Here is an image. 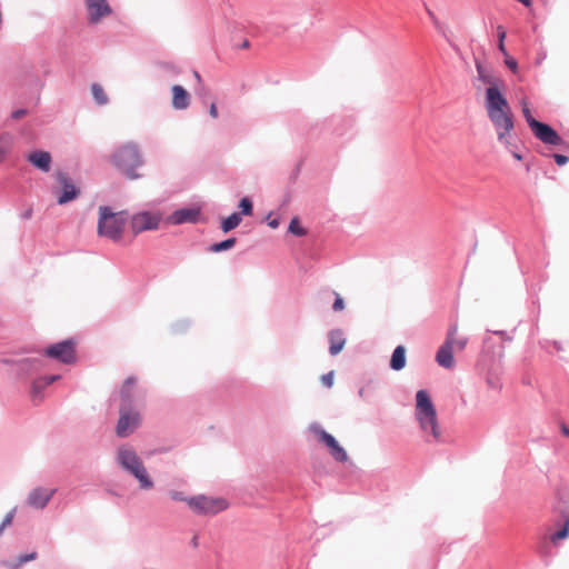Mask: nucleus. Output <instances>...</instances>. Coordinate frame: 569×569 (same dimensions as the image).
<instances>
[{"mask_svg":"<svg viewBox=\"0 0 569 569\" xmlns=\"http://www.w3.org/2000/svg\"><path fill=\"white\" fill-rule=\"evenodd\" d=\"M46 355L64 363L74 361V343L71 340L58 342L46 350Z\"/></svg>","mask_w":569,"mask_h":569,"instance_id":"obj_11","label":"nucleus"},{"mask_svg":"<svg viewBox=\"0 0 569 569\" xmlns=\"http://www.w3.org/2000/svg\"><path fill=\"white\" fill-rule=\"evenodd\" d=\"M416 417L423 431H430L435 441L441 440L437 411L426 390H419L416 395Z\"/></svg>","mask_w":569,"mask_h":569,"instance_id":"obj_3","label":"nucleus"},{"mask_svg":"<svg viewBox=\"0 0 569 569\" xmlns=\"http://www.w3.org/2000/svg\"><path fill=\"white\" fill-rule=\"evenodd\" d=\"M476 69L478 73L479 80H481L485 84L488 86L487 90H491L492 88L499 92H502L505 88V83L501 79L493 76L488 69H486L480 62H476Z\"/></svg>","mask_w":569,"mask_h":569,"instance_id":"obj_16","label":"nucleus"},{"mask_svg":"<svg viewBox=\"0 0 569 569\" xmlns=\"http://www.w3.org/2000/svg\"><path fill=\"white\" fill-rule=\"evenodd\" d=\"M192 543L193 546H197V538H193Z\"/></svg>","mask_w":569,"mask_h":569,"instance_id":"obj_47","label":"nucleus"},{"mask_svg":"<svg viewBox=\"0 0 569 569\" xmlns=\"http://www.w3.org/2000/svg\"><path fill=\"white\" fill-rule=\"evenodd\" d=\"M553 159L558 166H563L569 161V158L563 154H553Z\"/></svg>","mask_w":569,"mask_h":569,"instance_id":"obj_36","label":"nucleus"},{"mask_svg":"<svg viewBox=\"0 0 569 569\" xmlns=\"http://www.w3.org/2000/svg\"><path fill=\"white\" fill-rule=\"evenodd\" d=\"M498 48H499V50H500L505 56H507V54H508V53H507V50H506V47H505V41H499V43H498Z\"/></svg>","mask_w":569,"mask_h":569,"instance_id":"obj_41","label":"nucleus"},{"mask_svg":"<svg viewBox=\"0 0 569 569\" xmlns=\"http://www.w3.org/2000/svg\"><path fill=\"white\" fill-rule=\"evenodd\" d=\"M485 109L496 130L498 141L505 148H510L515 137V116L507 98L493 88L486 90Z\"/></svg>","mask_w":569,"mask_h":569,"instance_id":"obj_1","label":"nucleus"},{"mask_svg":"<svg viewBox=\"0 0 569 569\" xmlns=\"http://www.w3.org/2000/svg\"><path fill=\"white\" fill-rule=\"evenodd\" d=\"M507 67L512 71V72H517L518 70V64H517V61L511 58L510 56H506V60H505Z\"/></svg>","mask_w":569,"mask_h":569,"instance_id":"obj_35","label":"nucleus"},{"mask_svg":"<svg viewBox=\"0 0 569 569\" xmlns=\"http://www.w3.org/2000/svg\"><path fill=\"white\" fill-rule=\"evenodd\" d=\"M28 113L26 109H18L11 113L13 120H19Z\"/></svg>","mask_w":569,"mask_h":569,"instance_id":"obj_37","label":"nucleus"},{"mask_svg":"<svg viewBox=\"0 0 569 569\" xmlns=\"http://www.w3.org/2000/svg\"><path fill=\"white\" fill-rule=\"evenodd\" d=\"M561 430L565 436L569 437V428L567 426H562Z\"/></svg>","mask_w":569,"mask_h":569,"instance_id":"obj_44","label":"nucleus"},{"mask_svg":"<svg viewBox=\"0 0 569 569\" xmlns=\"http://www.w3.org/2000/svg\"><path fill=\"white\" fill-rule=\"evenodd\" d=\"M136 386V379L130 377L128 378L120 390L121 397V406L120 408H131L132 397H133V388Z\"/></svg>","mask_w":569,"mask_h":569,"instance_id":"obj_19","label":"nucleus"},{"mask_svg":"<svg viewBox=\"0 0 569 569\" xmlns=\"http://www.w3.org/2000/svg\"><path fill=\"white\" fill-rule=\"evenodd\" d=\"M59 376L42 377L33 381L32 383V397L36 398L42 389L56 381Z\"/></svg>","mask_w":569,"mask_h":569,"instance_id":"obj_23","label":"nucleus"},{"mask_svg":"<svg viewBox=\"0 0 569 569\" xmlns=\"http://www.w3.org/2000/svg\"><path fill=\"white\" fill-rule=\"evenodd\" d=\"M6 154V150L3 148H0V161L3 159Z\"/></svg>","mask_w":569,"mask_h":569,"instance_id":"obj_46","label":"nucleus"},{"mask_svg":"<svg viewBox=\"0 0 569 569\" xmlns=\"http://www.w3.org/2000/svg\"><path fill=\"white\" fill-rule=\"evenodd\" d=\"M127 223L124 212H113L109 207L99 208L98 234L119 241Z\"/></svg>","mask_w":569,"mask_h":569,"instance_id":"obj_4","label":"nucleus"},{"mask_svg":"<svg viewBox=\"0 0 569 569\" xmlns=\"http://www.w3.org/2000/svg\"><path fill=\"white\" fill-rule=\"evenodd\" d=\"M91 93L96 102L100 106L106 104L109 100L104 89L99 83H93L91 86Z\"/></svg>","mask_w":569,"mask_h":569,"instance_id":"obj_26","label":"nucleus"},{"mask_svg":"<svg viewBox=\"0 0 569 569\" xmlns=\"http://www.w3.org/2000/svg\"><path fill=\"white\" fill-rule=\"evenodd\" d=\"M28 160L40 170L48 172L51 164V156L47 151H34L28 156Z\"/></svg>","mask_w":569,"mask_h":569,"instance_id":"obj_18","label":"nucleus"},{"mask_svg":"<svg viewBox=\"0 0 569 569\" xmlns=\"http://www.w3.org/2000/svg\"><path fill=\"white\" fill-rule=\"evenodd\" d=\"M268 224H269L272 229H276V228H278V226H279V220H278V219L269 220Z\"/></svg>","mask_w":569,"mask_h":569,"instance_id":"obj_42","label":"nucleus"},{"mask_svg":"<svg viewBox=\"0 0 569 569\" xmlns=\"http://www.w3.org/2000/svg\"><path fill=\"white\" fill-rule=\"evenodd\" d=\"M333 371H330L321 376L320 380L327 388H331L333 386Z\"/></svg>","mask_w":569,"mask_h":569,"instance_id":"obj_32","label":"nucleus"},{"mask_svg":"<svg viewBox=\"0 0 569 569\" xmlns=\"http://www.w3.org/2000/svg\"><path fill=\"white\" fill-rule=\"evenodd\" d=\"M160 218L149 212H140L132 217L131 229L134 234L158 228Z\"/></svg>","mask_w":569,"mask_h":569,"instance_id":"obj_13","label":"nucleus"},{"mask_svg":"<svg viewBox=\"0 0 569 569\" xmlns=\"http://www.w3.org/2000/svg\"><path fill=\"white\" fill-rule=\"evenodd\" d=\"M56 178L61 187V191H54L59 204H64L69 201H72L79 196V189L73 184L71 179L64 172H57Z\"/></svg>","mask_w":569,"mask_h":569,"instance_id":"obj_10","label":"nucleus"},{"mask_svg":"<svg viewBox=\"0 0 569 569\" xmlns=\"http://www.w3.org/2000/svg\"><path fill=\"white\" fill-rule=\"evenodd\" d=\"M288 230L298 237L305 236L307 233L306 229L300 226V221L297 217L291 219Z\"/></svg>","mask_w":569,"mask_h":569,"instance_id":"obj_30","label":"nucleus"},{"mask_svg":"<svg viewBox=\"0 0 569 569\" xmlns=\"http://www.w3.org/2000/svg\"><path fill=\"white\" fill-rule=\"evenodd\" d=\"M209 113L213 119L218 118V109L214 102L210 104Z\"/></svg>","mask_w":569,"mask_h":569,"instance_id":"obj_38","label":"nucleus"},{"mask_svg":"<svg viewBox=\"0 0 569 569\" xmlns=\"http://www.w3.org/2000/svg\"><path fill=\"white\" fill-rule=\"evenodd\" d=\"M37 556H38L37 552H30V553L20 556L16 561H6V562H3V565L8 569H19L20 566H22L23 563L37 559Z\"/></svg>","mask_w":569,"mask_h":569,"instance_id":"obj_25","label":"nucleus"},{"mask_svg":"<svg viewBox=\"0 0 569 569\" xmlns=\"http://www.w3.org/2000/svg\"><path fill=\"white\" fill-rule=\"evenodd\" d=\"M112 163L129 179H137L136 168L143 164L139 148L134 143H126L112 156Z\"/></svg>","mask_w":569,"mask_h":569,"instance_id":"obj_5","label":"nucleus"},{"mask_svg":"<svg viewBox=\"0 0 569 569\" xmlns=\"http://www.w3.org/2000/svg\"><path fill=\"white\" fill-rule=\"evenodd\" d=\"M336 296L337 297H336V300L333 302L332 309L335 311H341L345 308V301H343V299L338 293H336Z\"/></svg>","mask_w":569,"mask_h":569,"instance_id":"obj_34","label":"nucleus"},{"mask_svg":"<svg viewBox=\"0 0 569 569\" xmlns=\"http://www.w3.org/2000/svg\"><path fill=\"white\" fill-rule=\"evenodd\" d=\"M140 425V415L131 408H120V417L117 423L116 432L119 437H127L132 433Z\"/></svg>","mask_w":569,"mask_h":569,"instance_id":"obj_8","label":"nucleus"},{"mask_svg":"<svg viewBox=\"0 0 569 569\" xmlns=\"http://www.w3.org/2000/svg\"><path fill=\"white\" fill-rule=\"evenodd\" d=\"M330 348L329 351L332 356L338 355L345 347L346 339L340 330H333L329 333Z\"/></svg>","mask_w":569,"mask_h":569,"instance_id":"obj_20","label":"nucleus"},{"mask_svg":"<svg viewBox=\"0 0 569 569\" xmlns=\"http://www.w3.org/2000/svg\"><path fill=\"white\" fill-rule=\"evenodd\" d=\"M53 493L54 489L36 488L30 492L28 497V503L32 508L42 509L47 506Z\"/></svg>","mask_w":569,"mask_h":569,"instance_id":"obj_15","label":"nucleus"},{"mask_svg":"<svg viewBox=\"0 0 569 569\" xmlns=\"http://www.w3.org/2000/svg\"><path fill=\"white\" fill-rule=\"evenodd\" d=\"M117 460L123 469L130 472L139 481L140 488L150 489L153 487V482L148 476L143 462L134 450L121 447L118 450Z\"/></svg>","mask_w":569,"mask_h":569,"instance_id":"obj_6","label":"nucleus"},{"mask_svg":"<svg viewBox=\"0 0 569 569\" xmlns=\"http://www.w3.org/2000/svg\"><path fill=\"white\" fill-rule=\"evenodd\" d=\"M513 147H515V144L512 143V146H511L510 148H506V149H507V150H509V151L512 153V156H513V158H515V159H517V160H521V159H522L521 154H519L518 152H516V151L513 150Z\"/></svg>","mask_w":569,"mask_h":569,"instance_id":"obj_40","label":"nucleus"},{"mask_svg":"<svg viewBox=\"0 0 569 569\" xmlns=\"http://www.w3.org/2000/svg\"><path fill=\"white\" fill-rule=\"evenodd\" d=\"M194 78L201 83V77L198 71L193 72Z\"/></svg>","mask_w":569,"mask_h":569,"instance_id":"obj_45","label":"nucleus"},{"mask_svg":"<svg viewBox=\"0 0 569 569\" xmlns=\"http://www.w3.org/2000/svg\"><path fill=\"white\" fill-rule=\"evenodd\" d=\"M497 31H498L499 41H505L507 33H506V30L503 29V27L499 26L497 28Z\"/></svg>","mask_w":569,"mask_h":569,"instance_id":"obj_39","label":"nucleus"},{"mask_svg":"<svg viewBox=\"0 0 569 569\" xmlns=\"http://www.w3.org/2000/svg\"><path fill=\"white\" fill-rule=\"evenodd\" d=\"M172 91V107L177 110L187 109L190 104V94L188 91L179 84H174L171 88Z\"/></svg>","mask_w":569,"mask_h":569,"instance_id":"obj_17","label":"nucleus"},{"mask_svg":"<svg viewBox=\"0 0 569 569\" xmlns=\"http://www.w3.org/2000/svg\"><path fill=\"white\" fill-rule=\"evenodd\" d=\"M531 131L538 140L546 144L560 146L563 142L557 131L547 123L539 121L535 123Z\"/></svg>","mask_w":569,"mask_h":569,"instance_id":"obj_14","label":"nucleus"},{"mask_svg":"<svg viewBox=\"0 0 569 569\" xmlns=\"http://www.w3.org/2000/svg\"><path fill=\"white\" fill-rule=\"evenodd\" d=\"M241 222V217L239 213L234 212L230 214L228 218L223 219L221 222V229L223 232H229L232 229L237 228Z\"/></svg>","mask_w":569,"mask_h":569,"instance_id":"obj_24","label":"nucleus"},{"mask_svg":"<svg viewBox=\"0 0 569 569\" xmlns=\"http://www.w3.org/2000/svg\"><path fill=\"white\" fill-rule=\"evenodd\" d=\"M84 6L88 11V21L93 24L112 13L108 0H84Z\"/></svg>","mask_w":569,"mask_h":569,"instance_id":"obj_12","label":"nucleus"},{"mask_svg":"<svg viewBox=\"0 0 569 569\" xmlns=\"http://www.w3.org/2000/svg\"><path fill=\"white\" fill-rule=\"evenodd\" d=\"M169 496L174 501H184L187 503V500H190V498L186 497L183 492L177 490L170 491Z\"/></svg>","mask_w":569,"mask_h":569,"instance_id":"obj_33","label":"nucleus"},{"mask_svg":"<svg viewBox=\"0 0 569 569\" xmlns=\"http://www.w3.org/2000/svg\"><path fill=\"white\" fill-rule=\"evenodd\" d=\"M406 366V349L403 346H398L391 356L390 367L393 370H401Z\"/></svg>","mask_w":569,"mask_h":569,"instance_id":"obj_22","label":"nucleus"},{"mask_svg":"<svg viewBox=\"0 0 569 569\" xmlns=\"http://www.w3.org/2000/svg\"><path fill=\"white\" fill-rule=\"evenodd\" d=\"M234 244H236V239L234 238H229V239H227L224 241L211 244L209 250L211 252H220V251H224V250L231 249Z\"/></svg>","mask_w":569,"mask_h":569,"instance_id":"obj_28","label":"nucleus"},{"mask_svg":"<svg viewBox=\"0 0 569 569\" xmlns=\"http://www.w3.org/2000/svg\"><path fill=\"white\" fill-rule=\"evenodd\" d=\"M312 432L318 437L319 441L325 443L332 458L339 462H346L348 455L346 450L338 443L333 436L321 429L319 426L311 427Z\"/></svg>","mask_w":569,"mask_h":569,"instance_id":"obj_9","label":"nucleus"},{"mask_svg":"<svg viewBox=\"0 0 569 569\" xmlns=\"http://www.w3.org/2000/svg\"><path fill=\"white\" fill-rule=\"evenodd\" d=\"M468 343V337L459 331L458 323H452L448 328L446 340L439 347L436 361L437 363L446 369H451L455 367V358L453 352H459L465 350Z\"/></svg>","mask_w":569,"mask_h":569,"instance_id":"obj_2","label":"nucleus"},{"mask_svg":"<svg viewBox=\"0 0 569 569\" xmlns=\"http://www.w3.org/2000/svg\"><path fill=\"white\" fill-rule=\"evenodd\" d=\"M239 208L241 209V213L244 216L252 214V202L249 198H242L239 203Z\"/></svg>","mask_w":569,"mask_h":569,"instance_id":"obj_31","label":"nucleus"},{"mask_svg":"<svg viewBox=\"0 0 569 569\" xmlns=\"http://www.w3.org/2000/svg\"><path fill=\"white\" fill-rule=\"evenodd\" d=\"M207 93H208V89L203 84H201L200 90H199V94L200 96H206Z\"/></svg>","mask_w":569,"mask_h":569,"instance_id":"obj_43","label":"nucleus"},{"mask_svg":"<svg viewBox=\"0 0 569 569\" xmlns=\"http://www.w3.org/2000/svg\"><path fill=\"white\" fill-rule=\"evenodd\" d=\"M198 216V209H181L173 213V221L176 223L194 222Z\"/></svg>","mask_w":569,"mask_h":569,"instance_id":"obj_21","label":"nucleus"},{"mask_svg":"<svg viewBox=\"0 0 569 569\" xmlns=\"http://www.w3.org/2000/svg\"><path fill=\"white\" fill-rule=\"evenodd\" d=\"M520 107H521L522 114H523L529 128L531 129L535 126V123H538L539 121L533 118L531 110H530V104H529V101L527 98H522L520 100Z\"/></svg>","mask_w":569,"mask_h":569,"instance_id":"obj_27","label":"nucleus"},{"mask_svg":"<svg viewBox=\"0 0 569 569\" xmlns=\"http://www.w3.org/2000/svg\"><path fill=\"white\" fill-rule=\"evenodd\" d=\"M189 508L198 515L213 516L228 508V502L223 498L196 496L187 500Z\"/></svg>","mask_w":569,"mask_h":569,"instance_id":"obj_7","label":"nucleus"},{"mask_svg":"<svg viewBox=\"0 0 569 569\" xmlns=\"http://www.w3.org/2000/svg\"><path fill=\"white\" fill-rule=\"evenodd\" d=\"M569 537V518L565 521L563 527L550 536L552 543H557L559 540H563Z\"/></svg>","mask_w":569,"mask_h":569,"instance_id":"obj_29","label":"nucleus"}]
</instances>
